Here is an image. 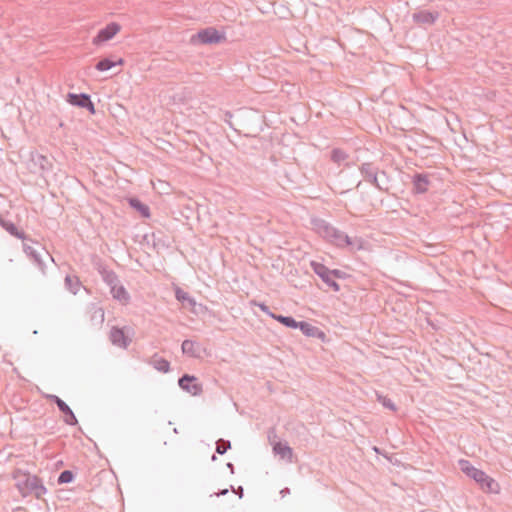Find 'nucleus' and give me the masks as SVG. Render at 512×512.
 <instances>
[{
	"label": "nucleus",
	"mask_w": 512,
	"mask_h": 512,
	"mask_svg": "<svg viewBox=\"0 0 512 512\" xmlns=\"http://www.w3.org/2000/svg\"><path fill=\"white\" fill-rule=\"evenodd\" d=\"M311 224L317 234L338 248H349L351 251L362 248L361 238L349 237L324 219L313 218Z\"/></svg>",
	"instance_id": "obj_1"
},
{
	"label": "nucleus",
	"mask_w": 512,
	"mask_h": 512,
	"mask_svg": "<svg viewBox=\"0 0 512 512\" xmlns=\"http://www.w3.org/2000/svg\"><path fill=\"white\" fill-rule=\"evenodd\" d=\"M12 478L16 481L15 486L23 497L33 495L36 499H42L47 493V488L37 475H31L29 472L17 468L12 472Z\"/></svg>",
	"instance_id": "obj_2"
},
{
	"label": "nucleus",
	"mask_w": 512,
	"mask_h": 512,
	"mask_svg": "<svg viewBox=\"0 0 512 512\" xmlns=\"http://www.w3.org/2000/svg\"><path fill=\"white\" fill-rule=\"evenodd\" d=\"M461 470L470 478H472L484 492L499 493L500 486L498 482L487 475L484 471L474 467L468 460L460 461Z\"/></svg>",
	"instance_id": "obj_3"
},
{
	"label": "nucleus",
	"mask_w": 512,
	"mask_h": 512,
	"mask_svg": "<svg viewBox=\"0 0 512 512\" xmlns=\"http://www.w3.org/2000/svg\"><path fill=\"white\" fill-rule=\"evenodd\" d=\"M363 179L383 192H389V176L386 171L379 170L372 162H365L359 166Z\"/></svg>",
	"instance_id": "obj_4"
},
{
	"label": "nucleus",
	"mask_w": 512,
	"mask_h": 512,
	"mask_svg": "<svg viewBox=\"0 0 512 512\" xmlns=\"http://www.w3.org/2000/svg\"><path fill=\"white\" fill-rule=\"evenodd\" d=\"M222 40H225V35L214 27L202 29L191 37L193 44H217Z\"/></svg>",
	"instance_id": "obj_5"
},
{
	"label": "nucleus",
	"mask_w": 512,
	"mask_h": 512,
	"mask_svg": "<svg viewBox=\"0 0 512 512\" xmlns=\"http://www.w3.org/2000/svg\"><path fill=\"white\" fill-rule=\"evenodd\" d=\"M311 269L323 281V283L332 291H340V285L334 280L331 269L320 262L311 261Z\"/></svg>",
	"instance_id": "obj_6"
},
{
	"label": "nucleus",
	"mask_w": 512,
	"mask_h": 512,
	"mask_svg": "<svg viewBox=\"0 0 512 512\" xmlns=\"http://www.w3.org/2000/svg\"><path fill=\"white\" fill-rule=\"evenodd\" d=\"M178 385L183 391L192 396H199L203 392L202 384L198 383L197 378L193 375H182L178 379Z\"/></svg>",
	"instance_id": "obj_7"
},
{
	"label": "nucleus",
	"mask_w": 512,
	"mask_h": 512,
	"mask_svg": "<svg viewBox=\"0 0 512 512\" xmlns=\"http://www.w3.org/2000/svg\"><path fill=\"white\" fill-rule=\"evenodd\" d=\"M47 399H49L52 403L56 404L59 411L64 415V422L67 425L75 426L78 424V420L75 414L65 401H63L57 395H47Z\"/></svg>",
	"instance_id": "obj_8"
},
{
	"label": "nucleus",
	"mask_w": 512,
	"mask_h": 512,
	"mask_svg": "<svg viewBox=\"0 0 512 512\" xmlns=\"http://www.w3.org/2000/svg\"><path fill=\"white\" fill-rule=\"evenodd\" d=\"M66 101L72 106L88 110L91 114L95 113L94 103L92 102L90 95L86 93H68Z\"/></svg>",
	"instance_id": "obj_9"
},
{
	"label": "nucleus",
	"mask_w": 512,
	"mask_h": 512,
	"mask_svg": "<svg viewBox=\"0 0 512 512\" xmlns=\"http://www.w3.org/2000/svg\"><path fill=\"white\" fill-rule=\"evenodd\" d=\"M121 29V26L116 22H111L104 28L100 29L93 39L94 44H100L111 40Z\"/></svg>",
	"instance_id": "obj_10"
},
{
	"label": "nucleus",
	"mask_w": 512,
	"mask_h": 512,
	"mask_svg": "<svg viewBox=\"0 0 512 512\" xmlns=\"http://www.w3.org/2000/svg\"><path fill=\"white\" fill-rule=\"evenodd\" d=\"M440 14L437 11L420 10L412 14V20L418 25H433L439 18Z\"/></svg>",
	"instance_id": "obj_11"
},
{
	"label": "nucleus",
	"mask_w": 512,
	"mask_h": 512,
	"mask_svg": "<svg viewBox=\"0 0 512 512\" xmlns=\"http://www.w3.org/2000/svg\"><path fill=\"white\" fill-rule=\"evenodd\" d=\"M412 184L414 194H424L428 191L431 180L428 174L415 173L412 177Z\"/></svg>",
	"instance_id": "obj_12"
},
{
	"label": "nucleus",
	"mask_w": 512,
	"mask_h": 512,
	"mask_svg": "<svg viewBox=\"0 0 512 512\" xmlns=\"http://www.w3.org/2000/svg\"><path fill=\"white\" fill-rule=\"evenodd\" d=\"M109 338L113 345L124 349H126L131 342V339L126 335L124 329L116 326L111 328Z\"/></svg>",
	"instance_id": "obj_13"
},
{
	"label": "nucleus",
	"mask_w": 512,
	"mask_h": 512,
	"mask_svg": "<svg viewBox=\"0 0 512 512\" xmlns=\"http://www.w3.org/2000/svg\"><path fill=\"white\" fill-rule=\"evenodd\" d=\"M87 314L93 326H101L105 320V312L96 303H90L87 307Z\"/></svg>",
	"instance_id": "obj_14"
},
{
	"label": "nucleus",
	"mask_w": 512,
	"mask_h": 512,
	"mask_svg": "<svg viewBox=\"0 0 512 512\" xmlns=\"http://www.w3.org/2000/svg\"><path fill=\"white\" fill-rule=\"evenodd\" d=\"M297 328L307 337L317 338L322 341L326 338V334L321 329L306 321H299Z\"/></svg>",
	"instance_id": "obj_15"
},
{
	"label": "nucleus",
	"mask_w": 512,
	"mask_h": 512,
	"mask_svg": "<svg viewBox=\"0 0 512 512\" xmlns=\"http://www.w3.org/2000/svg\"><path fill=\"white\" fill-rule=\"evenodd\" d=\"M23 250L26 253L30 259L34 261V263L38 266V268L42 271V273L45 272V265L42 260L41 252L38 251L36 248H34L31 245H28L26 243H23Z\"/></svg>",
	"instance_id": "obj_16"
},
{
	"label": "nucleus",
	"mask_w": 512,
	"mask_h": 512,
	"mask_svg": "<svg viewBox=\"0 0 512 512\" xmlns=\"http://www.w3.org/2000/svg\"><path fill=\"white\" fill-rule=\"evenodd\" d=\"M98 271L102 280L109 286L110 290L120 283L117 274L113 270L100 266Z\"/></svg>",
	"instance_id": "obj_17"
},
{
	"label": "nucleus",
	"mask_w": 512,
	"mask_h": 512,
	"mask_svg": "<svg viewBox=\"0 0 512 512\" xmlns=\"http://www.w3.org/2000/svg\"><path fill=\"white\" fill-rule=\"evenodd\" d=\"M181 349L183 354H186L190 357L198 358L201 353V346L199 343L186 339L182 342Z\"/></svg>",
	"instance_id": "obj_18"
},
{
	"label": "nucleus",
	"mask_w": 512,
	"mask_h": 512,
	"mask_svg": "<svg viewBox=\"0 0 512 512\" xmlns=\"http://www.w3.org/2000/svg\"><path fill=\"white\" fill-rule=\"evenodd\" d=\"M0 226L3 229H5L10 235L23 241L27 240L26 234L23 231L19 230L13 222L5 220L0 217Z\"/></svg>",
	"instance_id": "obj_19"
},
{
	"label": "nucleus",
	"mask_w": 512,
	"mask_h": 512,
	"mask_svg": "<svg viewBox=\"0 0 512 512\" xmlns=\"http://www.w3.org/2000/svg\"><path fill=\"white\" fill-rule=\"evenodd\" d=\"M128 203L130 207L137 211L143 218L150 217V208L148 207V205L143 203L139 198L130 197L128 198Z\"/></svg>",
	"instance_id": "obj_20"
},
{
	"label": "nucleus",
	"mask_w": 512,
	"mask_h": 512,
	"mask_svg": "<svg viewBox=\"0 0 512 512\" xmlns=\"http://www.w3.org/2000/svg\"><path fill=\"white\" fill-rule=\"evenodd\" d=\"M273 452L276 455H279L281 458L287 459L289 462H292L293 450L287 443H283L281 441L276 442L273 445Z\"/></svg>",
	"instance_id": "obj_21"
},
{
	"label": "nucleus",
	"mask_w": 512,
	"mask_h": 512,
	"mask_svg": "<svg viewBox=\"0 0 512 512\" xmlns=\"http://www.w3.org/2000/svg\"><path fill=\"white\" fill-rule=\"evenodd\" d=\"M32 162L35 166H38L42 172H48L52 169L51 160L42 154L32 155Z\"/></svg>",
	"instance_id": "obj_22"
},
{
	"label": "nucleus",
	"mask_w": 512,
	"mask_h": 512,
	"mask_svg": "<svg viewBox=\"0 0 512 512\" xmlns=\"http://www.w3.org/2000/svg\"><path fill=\"white\" fill-rule=\"evenodd\" d=\"M110 293L112 294L113 298L123 304H126L130 300V295L125 289L123 285L120 283L117 284L114 288L110 290Z\"/></svg>",
	"instance_id": "obj_23"
},
{
	"label": "nucleus",
	"mask_w": 512,
	"mask_h": 512,
	"mask_svg": "<svg viewBox=\"0 0 512 512\" xmlns=\"http://www.w3.org/2000/svg\"><path fill=\"white\" fill-rule=\"evenodd\" d=\"M123 62L124 61L122 58H119L118 60L114 61L111 58L105 57V58L100 59L96 63L95 68L98 71L104 72V71L110 70L111 68H113L116 65H122Z\"/></svg>",
	"instance_id": "obj_24"
},
{
	"label": "nucleus",
	"mask_w": 512,
	"mask_h": 512,
	"mask_svg": "<svg viewBox=\"0 0 512 512\" xmlns=\"http://www.w3.org/2000/svg\"><path fill=\"white\" fill-rule=\"evenodd\" d=\"M175 298L184 306H189L191 308H194L196 306L195 299L191 297L189 293H187L186 291L179 287H177L175 290Z\"/></svg>",
	"instance_id": "obj_25"
},
{
	"label": "nucleus",
	"mask_w": 512,
	"mask_h": 512,
	"mask_svg": "<svg viewBox=\"0 0 512 512\" xmlns=\"http://www.w3.org/2000/svg\"><path fill=\"white\" fill-rule=\"evenodd\" d=\"M152 366L163 373H167L170 370V363L162 357H158L156 354L151 359Z\"/></svg>",
	"instance_id": "obj_26"
},
{
	"label": "nucleus",
	"mask_w": 512,
	"mask_h": 512,
	"mask_svg": "<svg viewBox=\"0 0 512 512\" xmlns=\"http://www.w3.org/2000/svg\"><path fill=\"white\" fill-rule=\"evenodd\" d=\"M272 319L278 321L288 328L297 329L299 321L295 320L292 316H284L280 314L272 315Z\"/></svg>",
	"instance_id": "obj_27"
},
{
	"label": "nucleus",
	"mask_w": 512,
	"mask_h": 512,
	"mask_svg": "<svg viewBox=\"0 0 512 512\" xmlns=\"http://www.w3.org/2000/svg\"><path fill=\"white\" fill-rule=\"evenodd\" d=\"M80 281L77 276H71L67 275L65 277V287L67 290H69L71 293L76 294L80 288Z\"/></svg>",
	"instance_id": "obj_28"
},
{
	"label": "nucleus",
	"mask_w": 512,
	"mask_h": 512,
	"mask_svg": "<svg viewBox=\"0 0 512 512\" xmlns=\"http://www.w3.org/2000/svg\"><path fill=\"white\" fill-rule=\"evenodd\" d=\"M347 158H348V154L342 149L334 148L331 151V160L338 165H340Z\"/></svg>",
	"instance_id": "obj_29"
},
{
	"label": "nucleus",
	"mask_w": 512,
	"mask_h": 512,
	"mask_svg": "<svg viewBox=\"0 0 512 512\" xmlns=\"http://www.w3.org/2000/svg\"><path fill=\"white\" fill-rule=\"evenodd\" d=\"M74 473L71 470H64L62 471L57 479L58 484H68L71 483L74 480Z\"/></svg>",
	"instance_id": "obj_30"
},
{
	"label": "nucleus",
	"mask_w": 512,
	"mask_h": 512,
	"mask_svg": "<svg viewBox=\"0 0 512 512\" xmlns=\"http://www.w3.org/2000/svg\"><path fill=\"white\" fill-rule=\"evenodd\" d=\"M231 448V442L229 440L219 439L216 442V453L223 455Z\"/></svg>",
	"instance_id": "obj_31"
},
{
	"label": "nucleus",
	"mask_w": 512,
	"mask_h": 512,
	"mask_svg": "<svg viewBox=\"0 0 512 512\" xmlns=\"http://www.w3.org/2000/svg\"><path fill=\"white\" fill-rule=\"evenodd\" d=\"M377 399L385 408H387L391 411H396V409H397L396 405L390 398H388L386 396L378 395Z\"/></svg>",
	"instance_id": "obj_32"
},
{
	"label": "nucleus",
	"mask_w": 512,
	"mask_h": 512,
	"mask_svg": "<svg viewBox=\"0 0 512 512\" xmlns=\"http://www.w3.org/2000/svg\"><path fill=\"white\" fill-rule=\"evenodd\" d=\"M252 305L258 306L262 312L267 314L272 318V315H276L275 313L271 312L270 308L265 304L261 302H257L256 300L251 301Z\"/></svg>",
	"instance_id": "obj_33"
},
{
	"label": "nucleus",
	"mask_w": 512,
	"mask_h": 512,
	"mask_svg": "<svg viewBox=\"0 0 512 512\" xmlns=\"http://www.w3.org/2000/svg\"><path fill=\"white\" fill-rule=\"evenodd\" d=\"M331 274L336 281V279H346L348 274L340 269H331Z\"/></svg>",
	"instance_id": "obj_34"
},
{
	"label": "nucleus",
	"mask_w": 512,
	"mask_h": 512,
	"mask_svg": "<svg viewBox=\"0 0 512 512\" xmlns=\"http://www.w3.org/2000/svg\"><path fill=\"white\" fill-rule=\"evenodd\" d=\"M232 117L233 115L230 111H226L223 117L224 122L227 123L231 128H233V124L231 122Z\"/></svg>",
	"instance_id": "obj_35"
},
{
	"label": "nucleus",
	"mask_w": 512,
	"mask_h": 512,
	"mask_svg": "<svg viewBox=\"0 0 512 512\" xmlns=\"http://www.w3.org/2000/svg\"><path fill=\"white\" fill-rule=\"evenodd\" d=\"M228 491L229 490L227 488H225V489L219 490L217 493L211 494L210 496L211 497L214 496V495L218 496V497L219 496H224V495H226L228 493Z\"/></svg>",
	"instance_id": "obj_36"
},
{
	"label": "nucleus",
	"mask_w": 512,
	"mask_h": 512,
	"mask_svg": "<svg viewBox=\"0 0 512 512\" xmlns=\"http://www.w3.org/2000/svg\"><path fill=\"white\" fill-rule=\"evenodd\" d=\"M280 494L282 497H285L286 495L290 494V489L286 487L280 491Z\"/></svg>",
	"instance_id": "obj_37"
},
{
	"label": "nucleus",
	"mask_w": 512,
	"mask_h": 512,
	"mask_svg": "<svg viewBox=\"0 0 512 512\" xmlns=\"http://www.w3.org/2000/svg\"><path fill=\"white\" fill-rule=\"evenodd\" d=\"M226 466L231 471V473L234 474V465L231 462H228Z\"/></svg>",
	"instance_id": "obj_38"
},
{
	"label": "nucleus",
	"mask_w": 512,
	"mask_h": 512,
	"mask_svg": "<svg viewBox=\"0 0 512 512\" xmlns=\"http://www.w3.org/2000/svg\"><path fill=\"white\" fill-rule=\"evenodd\" d=\"M41 248V251H43V253L48 256L52 261H53V258L49 255V253L43 248V247H40Z\"/></svg>",
	"instance_id": "obj_39"
},
{
	"label": "nucleus",
	"mask_w": 512,
	"mask_h": 512,
	"mask_svg": "<svg viewBox=\"0 0 512 512\" xmlns=\"http://www.w3.org/2000/svg\"><path fill=\"white\" fill-rule=\"evenodd\" d=\"M237 493H241L240 497L243 496V488L241 486L238 488Z\"/></svg>",
	"instance_id": "obj_40"
},
{
	"label": "nucleus",
	"mask_w": 512,
	"mask_h": 512,
	"mask_svg": "<svg viewBox=\"0 0 512 512\" xmlns=\"http://www.w3.org/2000/svg\"><path fill=\"white\" fill-rule=\"evenodd\" d=\"M237 493H241L240 497L243 496V488L241 486L238 488Z\"/></svg>",
	"instance_id": "obj_41"
},
{
	"label": "nucleus",
	"mask_w": 512,
	"mask_h": 512,
	"mask_svg": "<svg viewBox=\"0 0 512 512\" xmlns=\"http://www.w3.org/2000/svg\"><path fill=\"white\" fill-rule=\"evenodd\" d=\"M379 181H383V182H385V177H383V176H379Z\"/></svg>",
	"instance_id": "obj_42"
},
{
	"label": "nucleus",
	"mask_w": 512,
	"mask_h": 512,
	"mask_svg": "<svg viewBox=\"0 0 512 512\" xmlns=\"http://www.w3.org/2000/svg\"><path fill=\"white\" fill-rule=\"evenodd\" d=\"M211 460H212V461H216V460H217L216 455H212Z\"/></svg>",
	"instance_id": "obj_43"
}]
</instances>
